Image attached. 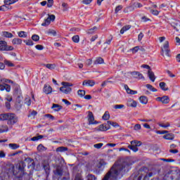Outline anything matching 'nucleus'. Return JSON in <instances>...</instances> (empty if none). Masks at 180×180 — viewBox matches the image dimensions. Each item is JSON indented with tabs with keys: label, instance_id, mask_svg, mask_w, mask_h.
<instances>
[{
	"label": "nucleus",
	"instance_id": "1",
	"mask_svg": "<svg viewBox=\"0 0 180 180\" xmlns=\"http://www.w3.org/2000/svg\"><path fill=\"white\" fill-rule=\"evenodd\" d=\"M131 165H133V162L129 158L118 160L102 180H116L122 178L124 172H129Z\"/></svg>",
	"mask_w": 180,
	"mask_h": 180
},
{
	"label": "nucleus",
	"instance_id": "2",
	"mask_svg": "<svg viewBox=\"0 0 180 180\" xmlns=\"http://www.w3.org/2000/svg\"><path fill=\"white\" fill-rule=\"evenodd\" d=\"M8 84H13V82L8 79H4L0 75V91L11 92V86Z\"/></svg>",
	"mask_w": 180,
	"mask_h": 180
},
{
	"label": "nucleus",
	"instance_id": "3",
	"mask_svg": "<svg viewBox=\"0 0 180 180\" xmlns=\"http://www.w3.org/2000/svg\"><path fill=\"white\" fill-rule=\"evenodd\" d=\"M61 85H63V86L60 88V92H63V94H65V95L71 94V91H72V89H71V87L70 86H74V84H72V83L63 82L61 83Z\"/></svg>",
	"mask_w": 180,
	"mask_h": 180
},
{
	"label": "nucleus",
	"instance_id": "4",
	"mask_svg": "<svg viewBox=\"0 0 180 180\" xmlns=\"http://www.w3.org/2000/svg\"><path fill=\"white\" fill-rule=\"evenodd\" d=\"M13 46L8 45V42L0 41V51H12Z\"/></svg>",
	"mask_w": 180,
	"mask_h": 180
},
{
	"label": "nucleus",
	"instance_id": "5",
	"mask_svg": "<svg viewBox=\"0 0 180 180\" xmlns=\"http://www.w3.org/2000/svg\"><path fill=\"white\" fill-rule=\"evenodd\" d=\"M8 124L13 126L15 123H18V117L13 113H8Z\"/></svg>",
	"mask_w": 180,
	"mask_h": 180
},
{
	"label": "nucleus",
	"instance_id": "6",
	"mask_svg": "<svg viewBox=\"0 0 180 180\" xmlns=\"http://www.w3.org/2000/svg\"><path fill=\"white\" fill-rule=\"evenodd\" d=\"M56 20V15L53 14H47L46 19L44 20V22L41 24V26H49L51 22H54Z\"/></svg>",
	"mask_w": 180,
	"mask_h": 180
},
{
	"label": "nucleus",
	"instance_id": "7",
	"mask_svg": "<svg viewBox=\"0 0 180 180\" xmlns=\"http://www.w3.org/2000/svg\"><path fill=\"white\" fill-rule=\"evenodd\" d=\"M169 42L166 41L164 44L163 48L162 49V56H167V57H169V53H171V51L169 49Z\"/></svg>",
	"mask_w": 180,
	"mask_h": 180
},
{
	"label": "nucleus",
	"instance_id": "8",
	"mask_svg": "<svg viewBox=\"0 0 180 180\" xmlns=\"http://www.w3.org/2000/svg\"><path fill=\"white\" fill-rule=\"evenodd\" d=\"M110 129V126L106 125V124H103L99 125L96 128V130L97 131H107V130H109Z\"/></svg>",
	"mask_w": 180,
	"mask_h": 180
},
{
	"label": "nucleus",
	"instance_id": "9",
	"mask_svg": "<svg viewBox=\"0 0 180 180\" xmlns=\"http://www.w3.org/2000/svg\"><path fill=\"white\" fill-rule=\"evenodd\" d=\"M156 101L158 102H161L164 103L165 105H167V103H169V97L168 96H164L162 97H158L156 98Z\"/></svg>",
	"mask_w": 180,
	"mask_h": 180
},
{
	"label": "nucleus",
	"instance_id": "10",
	"mask_svg": "<svg viewBox=\"0 0 180 180\" xmlns=\"http://www.w3.org/2000/svg\"><path fill=\"white\" fill-rule=\"evenodd\" d=\"M88 122L89 124H98V122L95 121V117H94L92 112H89Z\"/></svg>",
	"mask_w": 180,
	"mask_h": 180
},
{
	"label": "nucleus",
	"instance_id": "11",
	"mask_svg": "<svg viewBox=\"0 0 180 180\" xmlns=\"http://www.w3.org/2000/svg\"><path fill=\"white\" fill-rule=\"evenodd\" d=\"M42 167L46 174H49L50 172V163L48 160H44L42 162Z\"/></svg>",
	"mask_w": 180,
	"mask_h": 180
},
{
	"label": "nucleus",
	"instance_id": "12",
	"mask_svg": "<svg viewBox=\"0 0 180 180\" xmlns=\"http://www.w3.org/2000/svg\"><path fill=\"white\" fill-rule=\"evenodd\" d=\"M43 92L44 94H46V95H50V94L53 92V88H51L49 84H44Z\"/></svg>",
	"mask_w": 180,
	"mask_h": 180
},
{
	"label": "nucleus",
	"instance_id": "13",
	"mask_svg": "<svg viewBox=\"0 0 180 180\" xmlns=\"http://www.w3.org/2000/svg\"><path fill=\"white\" fill-rule=\"evenodd\" d=\"M171 25L172 26V27H174V29H175L176 32H179L180 30V24H179V21L176 20H173V21H172Z\"/></svg>",
	"mask_w": 180,
	"mask_h": 180
},
{
	"label": "nucleus",
	"instance_id": "14",
	"mask_svg": "<svg viewBox=\"0 0 180 180\" xmlns=\"http://www.w3.org/2000/svg\"><path fill=\"white\" fill-rule=\"evenodd\" d=\"M127 106H129V108H137V102L131 98H129L127 100Z\"/></svg>",
	"mask_w": 180,
	"mask_h": 180
},
{
	"label": "nucleus",
	"instance_id": "15",
	"mask_svg": "<svg viewBox=\"0 0 180 180\" xmlns=\"http://www.w3.org/2000/svg\"><path fill=\"white\" fill-rule=\"evenodd\" d=\"M136 8H143V4L139 2H135L131 6L128 7L127 9H129V11H134Z\"/></svg>",
	"mask_w": 180,
	"mask_h": 180
},
{
	"label": "nucleus",
	"instance_id": "16",
	"mask_svg": "<svg viewBox=\"0 0 180 180\" xmlns=\"http://www.w3.org/2000/svg\"><path fill=\"white\" fill-rule=\"evenodd\" d=\"M84 86H94L95 85V81L94 80H84L82 83Z\"/></svg>",
	"mask_w": 180,
	"mask_h": 180
},
{
	"label": "nucleus",
	"instance_id": "17",
	"mask_svg": "<svg viewBox=\"0 0 180 180\" xmlns=\"http://www.w3.org/2000/svg\"><path fill=\"white\" fill-rule=\"evenodd\" d=\"M131 75L134 78H137L138 79H144V76H143V74L140 73V72H133Z\"/></svg>",
	"mask_w": 180,
	"mask_h": 180
},
{
	"label": "nucleus",
	"instance_id": "18",
	"mask_svg": "<svg viewBox=\"0 0 180 180\" xmlns=\"http://www.w3.org/2000/svg\"><path fill=\"white\" fill-rule=\"evenodd\" d=\"M148 77L152 82L155 81V75H154V72L151 70H148Z\"/></svg>",
	"mask_w": 180,
	"mask_h": 180
},
{
	"label": "nucleus",
	"instance_id": "19",
	"mask_svg": "<svg viewBox=\"0 0 180 180\" xmlns=\"http://www.w3.org/2000/svg\"><path fill=\"white\" fill-rule=\"evenodd\" d=\"M124 88L127 92V94H129L130 95H136L137 94V91L131 90L130 88H129L128 85H125Z\"/></svg>",
	"mask_w": 180,
	"mask_h": 180
},
{
	"label": "nucleus",
	"instance_id": "20",
	"mask_svg": "<svg viewBox=\"0 0 180 180\" xmlns=\"http://www.w3.org/2000/svg\"><path fill=\"white\" fill-rule=\"evenodd\" d=\"M51 109H53L55 112H60L63 109V107L58 104H53Z\"/></svg>",
	"mask_w": 180,
	"mask_h": 180
},
{
	"label": "nucleus",
	"instance_id": "21",
	"mask_svg": "<svg viewBox=\"0 0 180 180\" xmlns=\"http://www.w3.org/2000/svg\"><path fill=\"white\" fill-rule=\"evenodd\" d=\"M106 165V162L103 160H100L97 161V167L98 168H102V167H105Z\"/></svg>",
	"mask_w": 180,
	"mask_h": 180
},
{
	"label": "nucleus",
	"instance_id": "22",
	"mask_svg": "<svg viewBox=\"0 0 180 180\" xmlns=\"http://www.w3.org/2000/svg\"><path fill=\"white\" fill-rule=\"evenodd\" d=\"M139 101L141 103H143V105H147V103L148 102V99L145 96H141Z\"/></svg>",
	"mask_w": 180,
	"mask_h": 180
},
{
	"label": "nucleus",
	"instance_id": "23",
	"mask_svg": "<svg viewBox=\"0 0 180 180\" xmlns=\"http://www.w3.org/2000/svg\"><path fill=\"white\" fill-rule=\"evenodd\" d=\"M9 131V128L6 125H2L0 127V133H6Z\"/></svg>",
	"mask_w": 180,
	"mask_h": 180
},
{
	"label": "nucleus",
	"instance_id": "24",
	"mask_svg": "<svg viewBox=\"0 0 180 180\" xmlns=\"http://www.w3.org/2000/svg\"><path fill=\"white\" fill-rule=\"evenodd\" d=\"M19 0H4V4L6 6L9 5H13V4H16Z\"/></svg>",
	"mask_w": 180,
	"mask_h": 180
},
{
	"label": "nucleus",
	"instance_id": "25",
	"mask_svg": "<svg viewBox=\"0 0 180 180\" xmlns=\"http://www.w3.org/2000/svg\"><path fill=\"white\" fill-rule=\"evenodd\" d=\"M146 9L150 11V13H152V15H154L155 16H158V15H160V11H158V10H153L150 7L146 8Z\"/></svg>",
	"mask_w": 180,
	"mask_h": 180
},
{
	"label": "nucleus",
	"instance_id": "26",
	"mask_svg": "<svg viewBox=\"0 0 180 180\" xmlns=\"http://www.w3.org/2000/svg\"><path fill=\"white\" fill-rule=\"evenodd\" d=\"M174 137L175 136L173 134H167L163 136V139H165V140H174Z\"/></svg>",
	"mask_w": 180,
	"mask_h": 180
},
{
	"label": "nucleus",
	"instance_id": "27",
	"mask_svg": "<svg viewBox=\"0 0 180 180\" xmlns=\"http://www.w3.org/2000/svg\"><path fill=\"white\" fill-rule=\"evenodd\" d=\"M57 153H64L65 151H68V148L60 146L56 148Z\"/></svg>",
	"mask_w": 180,
	"mask_h": 180
},
{
	"label": "nucleus",
	"instance_id": "28",
	"mask_svg": "<svg viewBox=\"0 0 180 180\" xmlns=\"http://www.w3.org/2000/svg\"><path fill=\"white\" fill-rule=\"evenodd\" d=\"M12 43L14 45H15V44H17V45L22 44V39H19V38H14L12 40Z\"/></svg>",
	"mask_w": 180,
	"mask_h": 180
},
{
	"label": "nucleus",
	"instance_id": "29",
	"mask_svg": "<svg viewBox=\"0 0 180 180\" xmlns=\"http://www.w3.org/2000/svg\"><path fill=\"white\" fill-rule=\"evenodd\" d=\"M8 117H9V113L1 114L0 115V120H2V121L8 120Z\"/></svg>",
	"mask_w": 180,
	"mask_h": 180
},
{
	"label": "nucleus",
	"instance_id": "30",
	"mask_svg": "<svg viewBox=\"0 0 180 180\" xmlns=\"http://www.w3.org/2000/svg\"><path fill=\"white\" fill-rule=\"evenodd\" d=\"M159 86L162 91H168V87H167V84H165V82H160Z\"/></svg>",
	"mask_w": 180,
	"mask_h": 180
},
{
	"label": "nucleus",
	"instance_id": "31",
	"mask_svg": "<svg viewBox=\"0 0 180 180\" xmlns=\"http://www.w3.org/2000/svg\"><path fill=\"white\" fill-rule=\"evenodd\" d=\"M130 27H131V26H130V25L124 26L120 30V34H123L124 33V32H127V30H129L130 29Z\"/></svg>",
	"mask_w": 180,
	"mask_h": 180
},
{
	"label": "nucleus",
	"instance_id": "32",
	"mask_svg": "<svg viewBox=\"0 0 180 180\" xmlns=\"http://www.w3.org/2000/svg\"><path fill=\"white\" fill-rule=\"evenodd\" d=\"M107 123H108V126H112V127H115V129L117 127H120V125H119L117 122L108 121Z\"/></svg>",
	"mask_w": 180,
	"mask_h": 180
},
{
	"label": "nucleus",
	"instance_id": "33",
	"mask_svg": "<svg viewBox=\"0 0 180 180\" xmlns=\"http://www.w3.org/2000/svg\"><path fill=\"white\" fill-rule=\"evenodd\" d=\"M3 36H4V37H7L8 39H12V37H13V34H12V33H11V32H4Z\"/></svg>",
	"mask_w": 180,
	"mask_h": 180
},
{
	"label": "nucleus",
	"instance_id": "34",
	"mask_svg": "<svg viewBox=\"0 0 180 180\" xmlns=\"http://www.w3.org/2000/svg\"><path fill=\"white\" fill-rule=\"evenodd\" d=\"M37 150L40 151L41 153L43 151H46L47 150V148L44 147L42 144H39L37 146Z\"/></svg>",
	"mask_w": 180,
	"mask_h": 180
},
{
	"label": "nucleus",
	"instance_id": "35",
	"mask_svg": "<svg viewBox=\"0 0 180 180\" xmlns=\"http://www.w3.org/2000/svg\"><path fill=\"white\" fill-rule=\"evenodd\" d=\"M103 120H109V119H110V115L109 114V112L106 111L103 117H102Z\"/></svg>",
	"mask_w": 180,
	"mask_h": 180
},
{
	"label": "nucleus",
	"instance_id": "36",
	"mask_svg": "<svg viewBox=\"0 0 180 180\" xmlns=\"http://www.w3.org/2000/svg\"><path fill=\"white\" fill-rule=\"evenodd\" d=\"M146 86L148 89H149V91H151V92H157V89L154 88V86H153V85L146 84Z\"/></svg>",
	"mask_w": 180,
	"mask_h": 180
},
{
	"label": "nucleus",
	"instance_id": "37",
	"mask_svg": "<svg viewBox=\"0 0 180 180\" xmlns=\"http://www.w3.org/2000/svg\"><path fill=\"white\" fill-rule=\"evenodd\" d=\"M128 148L134 151V153H137V151H139V148L137 146H135V145H129L128 146Z\"/></svg>",
	"mask_w": 180,
	"mask_h": 180
},
{
	"label": "nucleus",
	"instance_id": "38",
	"mask_svg": "<svg viewBox=\"0 0 180 180\" xmlns=\"http://www.w3.org/2000/svg\"><path fill=\"white\" fill-rule=\"evenodd\" d=\"M44 137L43 135H39L37 136H34L31 139L32 141H39V140H41Z\"/></svg>",
	"mask_w": 180,
	"mask_h": 180
},
{
	"label": "nucleus",
	"instance_id": "39",
	"mask_svg": "<svg viewBox=\"0 0 180 180\" xmlns=\"http://www.w3.org/2000/svg\"><path fill=\"white\" fill-rule=\"evenodd\" d=\"M131 146H135L136 147H140V146H141V142L139 141H131Z\"/></svg>",
	"mask_w": 180,
	"mask_h": 180
},
{
	"label": "nucleus",
	"instance_id": "40",
	"mask_svg": "<svg viewBox=\"0 0 180 180\" xmlns=\"http://www.w3.org/2000/svg\"><path fill=\"white\" fill-rule=\"evenodd\" d=\"M96 30H98V28L96 27H94L91 29H89V30L86 31V33L88 34H92L94 33H95V32H96Z\"/></svg>",
	"mask_w": 180,
	"mask_h": 180
},
{
	"label": "nucleus",
	"instance_id": "41",
	"mask_svg": "<svg viewBox=\"0 0 180 180\" xmlns=\"http://www.w3.org/2000/svg\"><path fill=\"white\" fill-rule=\"evenodd\" d=\"M44 67H46L49 70H52L56 68V64H46V65H44Z\"/></svg>",
	"mask_w": 180,
	"mask_h": 180
},
{
	"label": "nucleus",
	"instance_id": "42",
	"mask_svg": "<svg viewBox=\"0 0 180 180\" xmlns=\"http://www.w3.org/2000/svg\"><path fill=\"white\" fill-rule=\"evenodd\" d=\"M8 146L10 148H11V150H17V148H19V145L16 143H10Z\"/></svg>",
	"mask_w": 180,
	"mask_h": 180
},
{
	"label": "nucleus",
	"instance_id": "43",
	"mask_svg": "<svg viewBox=\"0 0 180 180\" xmlns=\"http://www.w3.org/2000/svg\"><path fill=\"white\" fill-rule=\"evenodd\" d=\"M104 60L102 58H97L94 61V64H103Z\"/></svg>",
	"mask_w": 180,
	"mask_h": 180
},
{
	"label": "nucleus",
	"instance_id": "44",
	"mask_svg": "<svg viewBox=\"0 0 180 180\" xmlns=\"http://www.w3.org/2000/svg\"><path fill=\"white\" fill-rule=\"evenodd\" d=\"M18 36L19 37H22V38L27 37V33H26V32L25 31H20L18 32Z\"/></svg>",
	"mask_w": 180,
	"mask_h": 180
},
{
	"label": "nucleus",
	"instance_id": "45",
	"mask_svg": "<svg viewBox=\"0 0 180 180\" xmlns=\"http://www.w3.org/2000/svg\"><path fill=\"white\" fill-rule=\"evenodd\" d=\"M4 64L5 65H7V67H14L15 65L12 63L10 60H4Z\"/></svg>",
	"mask_w": 180,
	"mask_h": 180
},
{
	"label": "nucleus",
	"instance_id": "46",
	"mask_svg": "<svg viewBox=\"0 0 180 180\" xmlns=\"http://www.w3.org/2000/svg\"><path fill=\"white\" fill-rule=\"evenodd\" d=\"M86 180H96V177L94 174H88L86 176Z\"/></svg>",
	"mask_w": 180,
	"mask_h": 180
},
{
	"label": "nucleus",
	"instance_id": "47",
	"mask_svg": "<svg viewBox=\"0 0 180 180\" xmlns=\"http://www.w3.org/2000/svg\"><path fill=\"white\" fill-rule=\"evenodd\" d=\"M77 94L80 98H84L85 96V91L84 90H78Z\"/></svg>",
	"mask_w": 180,
	"mask_h": 180
},
{
	"label": "nucleus",
	"instance_id": "48",
	"mask_svg": "<svg viewBox=\"0 0 180 180\" xmlns=\"http://www.w3.org/2000/svg\"><path fill=\"white\" fill-rule=\"evenodd\" d=\"M46 33L47 34H51V36H57V32L54 30H49Z\"/></svg>",
	"mask_w": 180,
	"mask_h": 180
},
{
	"label": "nucleus",
	"instance_id": "49",
	"mask_svg": "<svg viewBox=\"0 0 180 180\" xmlns=\"http://www.w3.org/2000/svg\"><path fill=\"white\" fill-rule=\"evenodd\" d=\"M72 41H74V43H79V36L78 35H75L72 37Z\"/></svg>",
	"mask_w": 180,
	"mask_h": 180
},
{
	"label": "nucleus",
	"instance_id": "50",
	"mask_svg": "<svg viewBox=\"0 0 180 180\" xmlns=\"http://www.w3.org/2000/svg\"><path fill=\"white\" fill-rule=\"evenodd\" d=\"M139 50H140V46H135V47L131 49L130 51H131L133 53V54H136V53H137V51H139Z\"/></svg>",
	"mask_w": 180,
	"mask_h": 180
},
{
	"label": "nucleus",
	"instance_id": "51",
	"mask_svg": "<svg viewBox=\"0 0 180 180\" xmlns=\"http://www.w3.org/2000/svg\"><path fill=\"white\" fill-rule=\"evenodd\" d=\"M25 105H27V106H30L32 105V100L30 99V97H27L25 101Z\"/></svg>",
	"mask_w": 180,
	"mask_h": 180
},
{
	"label": "nucleus",
	"instance_id": "52",
	"mask_svg": "<svg viewBox=\"0 0 180 180\" xmlns=\"http://www.w3.org/2000/svg\"><path fill=\"white\" fill-rule=\"evenodd\" d=\"M32 39L34 41H39V40H40V37H39L37 34H34L32 36Z\"/></svg>",
	"mask_w": 180,
	"mask_h": 180
},
{
	"label": "nucleus",
	"instance_id": "53",
	"mask_svg": "<svg viewBox=\"0 0 180 180\" xmlns=\"http://www.w3.org/2000/svg\"><path fill=\"white\" fill-rule=\"evenodd\" d=\"M103 146V143H102L94 145V148H97V149L102 148Z\"/></svg>",
	"mask_w": 180,
	"mask_h": 180
},
{
	"label": "nucleus",
	"instance_id": "54",
	"mask_svg": "<svg viewBox=\"0 0 180 180\" xmlns=\"http://www.w3.org/2000/svg\"><path fill=\"white\" fill-rule=\"evenodd\" d=\"M8 9L9 8H8L6 5H3L0 6V11H3L4 12H5L6 11H8Z\"/></svg>",
	"mask_w": 180,
	"mask_h": 180
},
{
	"label": "nucleus",
	"instance_id": "55",
	"mask_svg": "<svg viewBox=\"0 0 180 180\" xmlns=\"http://www.w3.org/2000/svg\"><path fill=\"white\" fill-rule=\"evenodd\" d=\"M75 180H84V179H82V175L77 174L75 177Z\"/></svg>",
	"mask_w": 180,
	"mask_h": 180
},
{
	"label": "nucleus",
	"instance_id": "56",
	"mask_svg": "<svg viewBox=\"0 0 180 180\" xmlns=\"http://www.w3.org/2000/svg\"><path fill=\"white\" fill-rule=\"evenodd\" d=\"M123 108H124V105L122 104L114 105V109H123Z\"/></svg>",
	"mask_w": 180,
	"mask_h": 180
},
{
	"label": "nucleus",
	"instance_id": "57",
	"mask_svg": "<svg viewBox=\"0 0 180 180\" xmlns=\"http://www.w3.org/2000/svg\"><path fill=\"white\" fill-rule=\"evenodd\" d=\"M36 115H37V112L33 110V111L28 115V117H32V116H33L32 118L34 119V116H36Z\"/></svg>",
	"mask_w": 180,
	"mask_h": 180
},
{
	"label": "nucleus",
	"instance_id": "58",
	"mask_svg": "<svg viewBox=\"0 0 180 180\" xmlns=\"http://www.w3.org/2000/svg\"><path fill=\"white\" fill-rule=\"evenodd\" d=\"M169 126H171L169 123L160 124V127H163V129H167V127H169Z\"/></svg>",
	"mask_w": 180,
	"mask_h": 180
},
{
	"label": "nucleus",
	"instance_id": "59",
	"mask_svg": "<svg viewBox=\"0 0 180 180\" xmlns=\"http://www.w3.org/2000/svg\"><path fill=\"white\" fill-rule=\"evenodd\" d=\"M144 37V34L141 32L139 36H138V41H141V40H143V38Z\"/></svg>",
	"mask_w": 180,
	"mask_h": 180
},
{
	"label": "nucleus",
	"instance_id": "60",
	"mask_svg": "<svg viewBox=\"0 0 180 180\" xmlns=\"http://www.w3.org/2000/svg\"><path fill=\"white\" fill-rule=\"evenodd\" d=\"M53 3L54 1L53 0H48V4H47L48 8H51V6H53Z\"/></svg>",
	"mask_w": 180,
	"mask_h": 180
},
{
	"label": "nucleus",
	"instance_id": "61",
	"mask_svg": "<svg viewBox=\"0 0 180 180\" xmlns=\"http://www.w3.org/2000/svg\"><path fill=\"white\" fill-rule=\"evenodd\" d=\"M140 129H141V125L140 124H136L134 127V130H140Z\"/></svg>",
	"mask_w": 180,
	"mask_h": 180
},
{
	"label": "nucleus",
	"instance_id": "62",
	"mask_svg": "<svg viewBox=\"0 0 180 180\" xmlns=\"http://www.w3.org/2000/svg\"><path fill=\"white\" fill-rule=\"evenodd\" d=\"M123 9V6H118L115 8V13H117L120 11H122Z\"/></svg>",
	"mask_w": 180,
	"mask_h": 180
},
{
	"label": "nucleus",
	"instance_id": "63",
	"mask_svg": "<svg viewBox=\"0 0 180 180\" xmlns=\"http://www.w3.org/2000/svg\"><path fill=\"white\" fill-rule=\"evenodd\" d=\"M25 44H26V45L27 46H33V41H32V40H27V41H25Z\"/></svg>",
	"mask_w": 180,
	"mask_h": 180
},
{
	"label": "nucleus",
	"instance_id": "64",
	"mask_svg": "<svg viewBox=\"0 0 180 180\" xmlns=\"http://www.w3.org/2000/svg\"><path fill=\"white\" fill-rule=\"evenodd\" d=\"M35 49H37V50H43V49H44V47H43L42 45H37V46H35Z\"/></svg>",
	"mask_w": 180,
	"mask_h": 180
}]
</instances>
